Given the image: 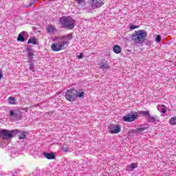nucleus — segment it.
<instances>
[{
    "instance_id": "cd10ccee",
    "label": "nucleus",
    "mask_w": 176,
    "mask_h": 176,
    "mask_svg": "<svg viewBox=\"0 0 176 176\" xmlns=\"http://www.w3.org/2000/svg\"><path fill=\"white\" fill-rule=\"evenodd\" d=\"M29 69H30L31 71L35 69V66H34L32 64H30L29 67Z\"/></svg>"
},
{
    "instance_id": "ddd939ff",
    "label": "nucleus",
    "mask_w": 176,
    "mask_h": 176,
    "mask_svg": "<svg viewBox=\"0 0 176 176\" xmlns=\"http://www.w3.org/2000/svg\"><path fill=\"white\" fill-rule=\"evenodd\" d=\"M157 111H159V112H161L162 113H166V112H167V108H166V106H164V104H159L157 107Z\"/></svg>"
},
{
    "instance_id": "f03ea898",
    "label": "nucleus",
    "mask_w": 176,
    "mask_h": 176,
    "mask_svg": "<svg viewBox=\"0 0 176 176\" xmlns=\"http://www.w3.org/2000/svg\"><path fill=\"white\" fill-rule=\"evenodd\" d=\"M77 2L88 12H91L93 9H98L104 5V0H77Z\"/></svg>"
},
{
    "instance_id": "423d86ee",
    "label": "nucleus",
    "mask_w": 176,
    "mask_h": 176,
    "mask_svg": "<svg viewBox=\"0 0 176 176\" xmlns=\"http://www.w3.org/2000/svg\"><path fill=\"white\" fill-rule=\"evenodd\" d=\"M14 131H9L8 129H2L0 131V137L3 140H10L13 138Z\"/></svg>"
},
{
    "instance_id": "39448f33",
    "label": "nucleus",
    "mask_w": 176,
    "mask_h": 176,
    "mask_svg": "<svg viewBox=\"0 0 176 176\" xmlns=\"http://www.w3.org/2000/svg\"><path fill=\"white\" fill-rule=\"evenodd\" d=\"M65 98L70 102L75 101L78 98V90L75 89H67L65 94Z\"/></svg>"
},
{
    "instance_id": "6ab92c4d",
    "label": "nucleus",
    "mask_w": 176,
    "mask_h": 176,
    "mask_svg": "<svg viewBox=\"0 0 176 176\" xmlns=\"http://www.w3.org/2000/svg\"><path fill=\"white\" fill-rule=\"evenodd\" d=\"M140 115H142L143 116H145L146 119L147 116H149L150 113H149V111H141L139 112Z\"/></svg>"
},
{
    "instance_id": "b1692460",
    "label": "nucleus",
    "mask_w": 176,
    "mask_h": 176,
    "mask_svg": "<svg viewBox=\"0 0 176 176\" xmlns=\"http://www.w3.org/2000/svg\"><path fill=\"white\" fill-rule=\"evenodd\" d=\"M36 1L38 0H31L29 3V5L28 6V8H31V6H32L33 5H35V3L36 2Z\"/></svg>"
},
{
    "instance_id": "6e6552de",
    "label": "nucleus",
    "mask_w": 176,
    "mask_h": 176,
    "mask_svg": "<svg viewBox=\"0 0 176 176\" xmlns=\"http://www.w3.org/2000/svg\"><path fill=\"white\" fill-rule=\"evenodd\" d=\"M109 133L110 134H118L120 133L122 127L120 125L111 124L109 126Z\"/></svg>"
},
{
    "instance_id": "0eeeda50",
    "label": "nucleus",
    "mask_w": 176,
    "mask_h": 176,
    "mask_svg": "<svg viewBox=\"0 0 176 176\" xmlns=\"http://www.w3.org/2000/svg\"><path fill=\"white\" fill-rule=\"evenodd\" d=\"M10 116L14 120H20L21 119V112L17 109L10 110Z\"/></svg>"
},
{
    "instance_id": "473e14b6",
    "label": "nucleus",
    "mask_w": 176,
    "mask_h": 176,
    "mask_svg": "<svg viewBox=\"0 0 176 176\" xmlns=\"http://www.w3.org/2000/svg\"><path fill=\"white\" fill-rule=\"evenodd\" d=\"M51 1H56V0H51Z\"/></svg>"
},
{
    "instance_id": "4468645a",
    "label": "nucleus",
    "mask_w": 176,
    "mask_h": 176,
    "mask_svg": "<svg viewBox=\"0 0 176 176\" xmlns=\"http://www.w3.org/2000/svg\"><path fill=\"white\" fill-rule=\"evenodd\" d=\"M99 68H100V69H109V65H108L107 62L101 61L99 63Z\"/></svg>"
},
{
    "instance_id": "dca6fc26",
    "label": "nucleus",
    "mask_w": 176,
    "mask_h": 176,
    "mask_svg": "<svg viewBox=\"0 0 176 176\" xmlns=\"http://www.w3.org/2000/svg\"><path fill=\"white\" fill-rule=\"evenodd\" d=\"M44 157H46V159H48L50 160H52V159H54L55 156L53 153H43Z\"/></svg>"
},
{
    "instance_id": "4be33fe9",
    "label": "nucleus",
    "mask_w": 176,
    "mask_h": 176,
    "mask_svg": "<svg viewBox=\"0 0 176 176\" xmlns=\"http://www.w3.org/2000/svg\"><path fill=\"white\" fill-rule=\"evenodd\" d=\"M170 124H172L173 126H175L176 124V118L172 117L169 120Z\"/></svg>"
},
{
    "instance_id": "f8f14e48",
    "label": "nucleus",
    "mask_w": 176,
    "mask_h": 176,
    "mask_svg": "<svg viewBox=\"0 0 176 176\" xmlns=\"http://www.w3.org/2000/svg\"><path fill=\"white\" fill-rule=\"evenodd\" d=\"M56 31H57V30H56V27L52 25H49L47 27V32L48 34H54V32H56Z\"/></svg>"
},
{
    "instance_id": "c756f323",
    "label": "nucleus",
    "mask_w": 176,
    "mask_h": 176,
    "mask_svg": "<svg viewBox=\"0 0 176 176\" xmlns=\"http://www.w3.org/2000/svg\"><path fill=\"white\" fill-rule=\"evenodd\" d=\"M63 152H67L68 151V147L67 146H64L63 147Z\"/></svg>"
},
{
    "instance_id": "9b49d317",
    "label": "nucleus",
    "mask_w": 176,
    "mask_h": 176,
    "mask_svg": "<svg viewBox=\"0 0 176 176\" xmlns=\"http://www.w3.org/2000/svg\"><path fill=\"white\" fill-rule=\"evenodd\" d=\"M18 135L19 140H25V137H27V133L24 131H21L19 130L14 131Z\"/></svg>"
},
{
    "instance_id": "7ed1b4c3",
    "label": "nucleus",
    "mask_w": 176,
    "mask_h": 176,
    "mask_svg": "<svg viewBox=\"0 0 176 176\" xmlns=\"http://www.w3.org/2000/svg\"><path fill=\"white\" fill-rule=\"evenodd\" d=\"M147 33L145 30H138L131 36L132 41L137 45H142L146 39Z\"/></svg>"
},
{
    "instance_id": "a211bd4d",
    "label": "nucleus",
    "mask_w": 176,
    "mask_h": 176,
    "mask_svg": "<svg viewBox=\"0 0 176 176\" xmlns=\"http://www.w3.org/2000/svg\"><path fill=\"white\" fill-rule=\"evenodd\" d=\"M146 127H141L134 131V133L135 134H142V133L144 131V130H146Z\"/></svg>"
},
{
    "instance_id": "20e7f679",
    "label": "nucleus",
    "mask_w": 176,
    "mask_h": 176,
    "mask_svg": "<svg viewBox=\"0 0 176 176\" xmlns=\"http://www.w3.org/2000/svg\"><path fill=\"white\" fill-rule=\"evenodd\" d=\"M60 23L63 28L74 30L75 27V20L70 16H63L60 19Z\"/></svg>"
},
{
    "instance_id": "bb28decb",
    "label": "nucleus",
    "mask_w": 176,
    "mask_h": 176,
    "mask_svg": "<svg viewBox=\"0 0 176 176\" xmlns=\"http://www.w3.org/2000/svg\"><path fill=\"white\" fill-rule=\"evenodd\" d=\"M162 41V36L160 35H157L155 38V42L159 43Z\"/></svg>"
},
{
    "instance_id": "c85d7f7f",
    "label": "nucleus",
    "mask_w": 176,
    "mask_h": 176,
    "mask_svg": "<svg viewBox=\"0 0 176 176\" xmlns=\"http://www.w3.org/2000/svg\"><path fill=\"white\" fill-rule=\"evenodd\" d=\"M130 30H135V28H138V26H135L133 25H130Z\"/></svg>"
},
{
    "instance_id": "393cba45",
    "label": "nucleus",
    "mask_w": 176,
    "mask_h": 176,
    "mask_svg": "<svg viewBox=\"0 0 176 176\" xmlns=\"http://www.w3.org/2000/svg\"><path fill=\"white\" fill-rule=\"evenodd\" d=\"M33 56H34V53L30 50H29L28 52V58H32Z\"/></svg>"
},
{
    "instance_id": "f257e3e1",
    "label": "nucleus",
    "mask_w": 176,
    "mask_h": 176,
    "mask_svg": "<svg viewBox=\"0 0 176 176\" xmlns=\"http://www.w3.org/2000/svg\"><path fill=\"white\" fill-rule=\"evenodd\" d=\"M72 39V34H69L62 36L55 37L54 41L57 42L51 45V49L53 52H60L64 50L69 45V41Z\"/></svg>"
},
{
    "instance_id": "a878e982",
    "label": "nucleus",
    "mask_w": 176,
    "mask_h": 176,
    "mask_svg": "<svg viewBox=\"0 0 176 176\" xmlns=\"http://www.w3.org/2000/svg\"><path fill=\"white\" fill-rule=\"evenodd\" d=\"M83 96H85V92L81 91V92L78 93L77 97H78V98H82V97H83Z\"/></svg>"
},
{
    "instance_id": "2f4dec72",
    "label": "nucleus",
    "mask_w": 176,
    "mask_h": 176,
    "mask_svg": "<svg viewBox=\"0 0 176 176\" xmlns=\"http://www.w3.org/2000/svg\"><path fill=\"white\" fill-rule=\"evenodd\" d=\"M0 79H2V71L0 70Z\"/></svg>"
},
{
    "instance_id": "5701e85b",
    "label": "nucleus",
    "mask_w": 176,
    "mask_h": 176,
    "mask_svg": "<svg viewBox=\"0 0 176 176\" xmlns=\"http://www.w3.org/2000/svg\"><path fill=\"white\" fill-rule=\"evenodd\" d=\"M138 166V165L136 163H132L129 166V167L131 168V171H134V168H137Z\"/></svg>"
},
{
    "instance_id": "9d476101",
    "label": "nucleus",
    "mask_w": 176,
    "mask_h": 176,
    "mask_svg": "<svg viewBox=\"0 0 176 176\" xmlns=\"http://www.w3.org/2000/svg\"><path fill=\"white\" fill-rule=\"evenodd\" d=\"M124 122H134L137 119V115H127L123 117Z\"/></svg>"
},
{
    "instance_id": "7c9ffc66",
    "label": "nucleus",
    "mask_w": 176,
    "mask_h": 176,
    "mask_svg": "<svg viewBox=\"0 0 176 176\" xmlns=\"http://www.w3.org/2000/svg\"><path fill=\"white\" fill-rule=\"evenodd\" d=\"M82 57H83V54H80L78 56V58H82Z\"/></svg>"
},
{
    "instance_id": "412c9836",
    "label": "nucleus",
    "mask_w": 176,
    "mask_h": 176,
    "mask_svg": "<svg viewBox=\"0 0 176 176\" xmlns=\"http://www.w3.org/2000/svg\"><path fill=\"white\" fill-rule=\"evenodd\" d=\"M28 43H32V45H36V38H32L28 41Z\"/></svg>"
},
{
    "instance_id": "aec40b11",
    "label": "nucleus",
    "mask_w": 176,
    "mask_h": 176,
    "mask_svg": "<svg viewBox=\"0 0 176 176\" xmlns=\"http://www.w3.org/2000/svg\"><path fill=\"white\" fill-rule=\"evenodd\" d=\"M8 102L10 104V105H14V104H16V100H14V98L10 97L8 98Z\"/></svg>"
},
{
    "instance_id": "f3484780",
    "label": "nucleus",
    "mask_w": 176,
    "mask_h": 176,
    "mask_svg": "<svg viewBox=\"0 0 176 176\" xmlns=\"http://www.w3.org/2000/svg\"><path fill=\"white\" fill-rule=\"evenodd\" d=\"M113 51L114 53H116V54H119V53L122 52V47H120L119 45H114L113 47Z\"/></svg>"
},
{
    "instance_id": "2eb2a0df",
    "label": "nucleus",
    "mask_w": 176,
    "mask_h": 176,
    "mask_svg": "<svg viewBox=\"0 0 176 176\" xmlns=\"http://www.w3.org/2000/svg\"><path fill=\"white\" fill-rule=\"evenodd\" d=\"M25 35V32H22L19 34V36L17 38V41H19L20 42H25V38H24V36Z\"/></svg>"
},
{
    "instance_id": "1a4fd4ad",
    "label": "nucleus",
    "mask_w": 176,
    "mask_h": 176,
    "mask_svg": "<svg viewBox=\"0 0 176 176\" xmlns=\"http://www.w3.org/2000/svg\"><path fill=\"white\" fill-rule=\"evenodd\" d=\"M146 120L148 122V123H157L160 122V119L157 116H151V114L148 115V116L146 117Z\"/></svg>"
}]
</instances>
